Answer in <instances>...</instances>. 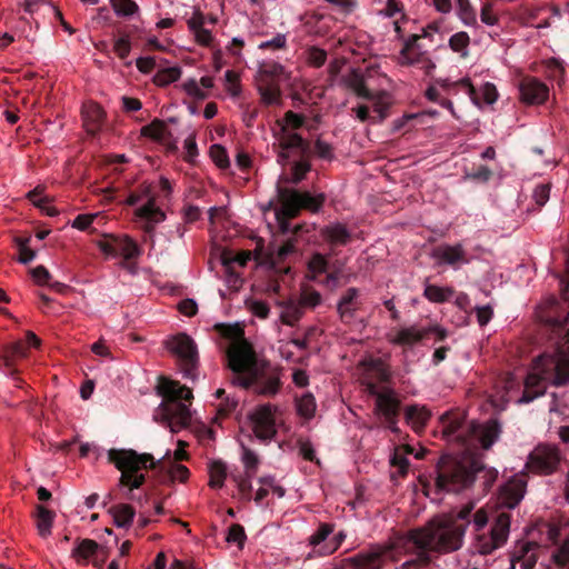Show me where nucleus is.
Here are the masks:
<instances>
[{
	"instance_id": "f257e3e1",
	"label": "nucleus",
	"mask_w": 569,
	"mask_h": 569,
	"mask_svg": "<svg viewBox=\"0 0 569 569\" xmlns=\"http://www.w3.org/2000/svg\"><path fill=\"white\" fill-rule=\"evenodd\" d=\"M441 433L463 449L461 457L442 456L436 468V487L439 491L460 492L468 489L476 479L482 481L483 491H489L498 478L495 468L486 467L472 450H488L499 439L501 426L496 419L486 423L468 421L465 413L447 412L441 417Z\"/></svg>"
},
{
	"instance_id": "f03ea898",
	"label": "nucleus",
	"mask_w": 569,
	"mask_h": 569,
	"mask_svg": "<svg viewBox=\"0 0 569 569\" xmlns=\"http://www.w3.org/2000/svg\"><path fill=\"white\" fill-rule=\"evenodd\" d=\"M488 513L483 508L475 510V503L468 502L459 509L432 518L426 526L408 532L407 541L415 547L426 549L428 553H450L463 546L467 528L481 531L488 523Z\"/></svg>"
},
{
	"instance_id": "7ed1b4c3",
	"label": "nucleus",
	"mask_w": 569,
	"mask_h": 569,
	"mask_svg": "<svg viewBox=\"0 0 569 569\" xmlns=\"http://www.w3.org/2000/svg\"><path fill=\"white\" fill-rule=\"evenodd\" d=\"M223 335L233 340L227 351L228 367L234 375L233 385L244 389L253 387L262 396L276 395L281 386L280 379L268 373L269 362L257 358L252 346L243 337V330L229 326Z\"/></svg>"
},
{
	"instance_id": "20e7f679",
	"label": "nucleus",
	"mask_w": 569,
	"mask_h": 569,
	"mask_svg": "<svg viewBox=\"0 0 569 569\" xmlns=\"http://www.w3.org/2000/svg\"><path fill=\"white\" fill-rule=\"evenodd\" d=\"M569 382V356L558 349L555 353H543L532 361L525 379L520 403H529L543 396L549 386H562Z\"/></svg>"
},
{
	"instance_id": "39448f33",
	"label": "nucleus",
	"mask_w": 569,
	"mask_h": 569,
	"mask_svg": "<svg viewBox=\"0 0 569 569\" xmlns=\"http://www.w3.org/2000/svg\"><path fill=\"white\" fill-rule=\"evenodd\" d=\"M157 391L162 397L158 408L161 422L168 426L171 432L188 427L191 421L189 406L193 399L192 390L179 381L161 377Z\"/></svg>"
},
{
	"instance_id": "423d86ee",
	"label": "nucleus",
	"mask_w": 569,
	"mask_h": 569,
	"mask_svg": "<svg viewBox=\"0 0 569 569\" xmlns=\"http://www.w3.org/2000/svg\"><path fill=\"white\" fill-rule=\"evenodd\" d=\"M278 202L280 209L276 212L280 230L283 234H297L302 230L301 224L291 228L290 220L296 218L301 210L318 212L326 201L323 193L316 196L308 191H299L292 187L278 186Z\"/></svg>"
},
{
	"instance_id": "0eeeda50",
	"label": "nucleus",
	"mask_w": 569,
	"mask_h": 569,
	"mask_svg": "<svg viewBox=\"0 0 569 569\" xmlns=\"http://www.w3.org/2000/svg\"><path fill=\"white\" fill-rule=\"evenodd\" d=\"M407 539L408 535L397 545L372 547L369 551L360 552L347 559V561L351 562L353 569H379L380 560L383 558L396 560L393 552L401 549V552L411 555L413 558L403 562L400 569H422L427 567L431 562V556L426 549L415 547Z\"/></svg>"
},
{
	"instance_id": "6e6552de",
	"label": "nucleus",
	"mask_w": 569,
	"mask_h": 569,
	"mask_svg": "<svg viewBox=\"0 0 569 569\" xmlns=\"http://www.w3.org/2000/svg\"><path fill=\"white\" fill-rule=\"evenodd\" d=\"M108 459L121 472L119 485L130 490L139 489L146 482L141 469H156L158 463L151 453H138L133 449H110Z\"/></svg>"
},
{
	"instance_id": "1a4fd4ad",
	"label": "nucleus",
	"mask_w": 569,
	"mask_h": 569,
	"mask_svg": "<svg viewBox=\"0 0 569 569\" xmlns=\"http://www.w3.org/2000/svg\"><path fill=\"white\" fill-rule=\"evenodd\" d=\"M306 118L291 110L284 113L283 120H278L277 124L280 127L279 132L274 133L277 143L273 147L277 149V160L280 164L284 166L289 162L291 154L303 158L310 151V144L300 134L290 132L288 128L293 130L303 127Z\"/></svg>"
},
{
	"instance_id": "9d476101",
	"label": "nucleus",
	"mask_w": 569,
	"mask_h": 569,
	"mask_svg": "<svg viewBox=\"0 0 569 569\" xmlns=\"http://www.w3.org/2000/svg\"><path fill=\"white\" fill-rule=\"evenodd\" d=\"M164 343L167 349L178 358L183 377L196 379L199 357L193 339L187 333H178L167 339Z\"/></svg>"
},
{
	"instance_id": "9b49d317",
	"label": "nucleus",
	"mask_w": 569,
	"mask_h": 569,
	"mask_svg": "<svg viewBox=\"0 0 569 569\" xmlns=\"http://www.w3.org/2000/svg\"><path fill=\"white\" fill-rule=\"evenodd\" d=\"M511 516L508 512H500L488 533L476 532L475 549L480 555H490L501 548L509 537Z\"/></svg>"
},
{
	"instance_id": "f8f14e48",
	"label": "nucleus",
	"mask_w": 569,
	"mask_h": 569,
	"mask_svg": "<svg viewBox=\"0 0 569 569\" xmlns=\"http://www.w3.org/2000/svg\"><path fill=\"white\" fill-rule=\"evenodd\" d=\"M560 460V451L557 447L541 443L530 452L526 466L532 472L550 475L557 470Z\"/></svg>"
},
{
	"instance_id": "ddd939ff",
	"label": "nucleus",
	"mask_w": 569,
	"mask_h": 569,
	"mask_svg": "<svg viewBox=\"0 0 569 569\" xmlns=\"http://www.w3.org/2000/svg\"><path fill=\"white\" fill-rule=\"evenodd\" d=\"M99 249L108 256H121L126 260L136 259L141 254V249L134 240L128 236H110L109 239L98 243Z\"/></svg>"
},
{
	"instance_id": "4468645a",
	"label": "nucleus",
	"mask_w": 569,
	"mask_h": 569,
	"mask_svg": "<svg viewBox=\"0 0 569 569\" xmlns=\"http://www.w3.org/2000/svg\"><path fill=\"white\" fill-rule=\"evenodd\" d=\"M250 419L253 425V433L259 440L269 441L276 436L277 429L271 405L259 406L250 415Z\"/></svg>"
},
{
	"instance_id": "2eb2a0df",
	"label": "nucleus",
	"mask_w": 569,
	"mask_h": 569,
	"mask_svg": "<svg viewBox=\"0 0 569 569\" xmlns=\"http://www.w3.org/2000/svg\"><path fill=\"white\" fill-rule=\"evenodd\" d=\"M376 410L382 416L385 426L392 432H398L397 423L400 413V401L392 390L386 389V393L378 396Z\"/></svg>"
},
{
	"instance_id": "dca6fc26",
	"label": "nucleus",
	"mask_w": 569,
	"mask_h": 569,
	"mask_svg": "<svg viewBox=\"0 0 569 569\" xmlns=\"http://www.w3.org/2000/svg\"><path fill=\"white\" fill-rule=\"evenodd\" d=\"M526 481L519 477H512L499 489L498 505L503 508L513 509L522 500L526 492Z\"/></svg>"
},
{
	"instance_id": "f3484780",
	"label": "nucleus",
	"mask_w": 569,
	"mask_h": 569,
	"mask_svg": "<svg viewBox=\"0 0 569 569\" xmlns=\"http://www.w3.org/2000/svg\"><path fill=\"white\" fill-rule=\"evenodd\" d=\"M520 99L528 104L543 103L549 96V88L546 83L533 77H526L519 84Z\"/></svg>"
},
{
	"instance_id": "a211bd4d",
	"label": "nucleus",
	"mask_w": 569,
	"mask_h": 569,
	"mask_svg": "<svg viewBox=\"0 0 569 569\" xmlns=\"http://www.w3.org/2000/svg\"><path fill=\"white\" fill-rule=\"evenodd\" d=\"M137 218L146 221L143 230L146 233L152 236L157 223L166 220V213L156 204L153 196L148 198V201L134 211Z\"/></svg>"
},
{
	"instance_id": "6ab92c4d",
	"label": "nucleus",
	"mask_w": 569,
	"mask_h": 569,
	"mask_svg": "<svg viewBox=\"0 0 569 569\" xmlns=\"http://www.w3.org/2000/svg\"><path fill=\"white\" fill-rule=\"evenodd\" d=\"M360 307L359 290L353 287L348 288L337 303V312L341 322L346 325L351 323Z\"/></svg>"
},
{
	"instance_id": "aec40b11",
	"label": "nucleus",
	"mask_w": 569,
	"mask_h": 569,
	"mask_svg": "<svg viewBox=\"0 0 569 569\" xmlns=\"http://www.w3.org/2000/svg\"><path fill=\"white\" fill-rule=\"evenodd\" d=\"M428 336V330L417 326L399 329L395 335L389 336V342L403 348V351L412 348Z\"/></svg>"
},
{
	"instance_id": "412c9836",
	"label": "nucleus",
	"mask_w": 569,
	"mask_h": 569,
	"mask_svg": "<svg viewBox=\"0 0 569 569\" xmlns=\"http://www.w3.org/2000/svg\"><path fill=\"white\" fill-rule=\"evenodd\" d=\"M437 257L445 263L455 268L461 263H469V259L466 257V251L460 243L439 248L437 250Z\"/></svg>"
},
{
	"instance_id": "4be33fe9",
	"label": "nucleus",
	"mask_w": 569,
	"mask_h": 569,
	"mask_svg": "<svg viewBox=\"0 0 569 569\" xmlns=\"http://www.w3.org/2000/svg\"><path fill=\"white\" fill-rule=\"evenodd\" d=\"M321 236L331 244L338 246H345L351 239L349 230L341 223L326 226L321 229Z\"/></svg>"
},
{
	"instance_id": "5701e85b",
	"label": "nucleus",
	"mask_w": 569,
	"mask_h": 569,
	"mask_svg": "<svg viewBox=\"0 0 569 569\" xmlns=\"http://www.w3.org/2000/svg\"><path fill=\"white\" fill-rule=\"evenodd\" d=\"M258 92L261 100L267 106L280 104L281 102V90L274 80L264 79L258 83Z\"/></svg>"
},
{
	"instance_id": "b1692460",
	"label": "nucleus",
	"mask_w": 569,
	"mask_h": 569,
	"mask_svg": "<svg viewBox=\"0 0 569 569\" xmlns=\"http://www.w3.org/2000/svg\"><path fill=\"white\" fill-rule=\"evenodd\" d=\"M311 166L306 160L295 161L291 168V176L281 174L278 179L276 190L278 191V186H284L287 183L299 184L303 179L308 171H310Z\"/></svg>"
},
{
	"instance_id": "393cba45",
	"label": "nucleus",
	"mask_w": 569,
	"mask_h": 569,
	"mask_svg": "<svg viewBox=\"0 0 569 569\" xmlns=\"http://www.w3.org/2000/svg\"><path fill=\"white\" fill-rule=\"evenodd\" d=\"M109 512L113 517V522L119 528L129 527L132 523L134 517V509L130 505L120 503L112 506Z\"/></svg>"
},
{
	"instance_id": "a878e982",
	"label": "nucleus",
	"mask_w": 569,
	"mask_h": 569,
	"mask_svg": "<svg viewBox=\"0 0 569 569\" xmlns=\"http://www.w3.org/2000/svg\"><path fill=\"white\" fill-rule=\"evenodd\" d=\"M83 116L87 130L90 132H96L97 130H99L103 121L104 111L100 108V106L96 103H90L84 108Z\"/></svg>"
},
{
	"instance_id": "bb28decb",
	"label": "nucleus",
	"mask_w": 569,
	"mask_h": 569,
	"mask_svg": "<svg viewBox=\"0 0 569 569\" xmlns=\"http://www.w3.org/2000/svg\"><path fill=\"white\" fill-rule=\"evenodd\" d=\"M141 134L157 141L167 140L171 136L164 121L160 119H154L149 124L142 127Z\"/></svg>"
},
{
	"instance_id": "cd10ccee",
	"label": "nucleus",
	"mask_w": 569,
	"mask_h": 569,
	"mask_svg": "<svg viewBox=\"0 0 569 569\" xmlns=\"http://www.w3.org/2000/svg\"><path fill=\"white\" fill-rule=\"evenodd\" d=\"M99 545L91 539H82L72 551V557L79 563H87L89 558L96 555Z\"/></svg>"
},
{
	"instance_id": "c85d7f7f",
	"label": "nucleus",
	"mask_w": 569,
	"mask_h": 569,
	"mask_svg": "<svg viewBox=\"0 0 569 569\" xmlns=\"http://www.w3.org/2000/svg\"><path fill=\"white\" fill-rule=\"evenodd\" d=\"M347 86L350 90H352L359 98L366 100H372L373 94L367 88L363 77L357 72L352 71L350 77L347 80Z\"/></svg>"
},
{
	"instance_id": "c756f323",
	"label": "nucleus",
	"mask_w": 569,
	"mask_h": 569,
	"mask_svg": "<svg viewBox=\"0 0 569 569\" xmlns=\"http://www.w3.org/2000/svg\"><path fill=\"white\" fill-rule=\"evenodd\" d=\"M406 418L416 429L422 428L430 418V411L418 405L408 406L406 409Z\"/></svg>"
},
{
	"instance_id": "7c9ffc66",
	"label": "nucleus",
	"mask_w": 569,
	"mask_h": 569,
	"mask_svg": "<svg viewBox=\"0 0 569 569\" xmlns=\"http://www.w3.org/2000/svg\"><path fill=\"white\" fill-rule=\"evenodd\" d=\"M423 296L431 302L443 303L453 296V289L427 284L423 290Z\"/></svg>"
},
{
	"instance_id": "2f4dec72",
	"label": "nucleus",
	"mask_w": 569,
	"mask_h": 569,
	"mask_svg": "<svg viewBox=\"0 0 569 569\" xmlns=\"http://www.w3.org/2000/svg\"><path fill=\"white\" fill-rule=\"evenodd\" d=\"M54 519V512L43 506L37 507V527L42 537L51 532V527Z\"/></svg>"
},
{
	"instance_id": "473e14b6",
	"label": "nucleus",
	"mask_w": 569,
	"mask_h": 569,
	"mask_svg": "<svg viewBox=\"0 0 569 569\" xmlns=\"http://www.w3.org/2000/svg\"><path fill=\"white\" fill-rule=\"evenodd\" d=\"M302 309L299 302L292 300L287 302L280 316L282 323L293 327L301 319L303 315Z\"/></svg>"
},
{
	"instance_id": "72a5a7b5",
	"label": "nucleus",
	"mask_w": 569,
	"mask_h": 569,
	"mask_svg": "<svg viewBox=\"0 0 569 569\" xmlns=\"http://www.w3.org/2000/svg\"><path fill=\"white\" fill-rule=\"evenodd\" d=\"M516 562L520 563L521 569H533L537 563L535 553H529V546H521L519 555L515 552L511 558V568L515 569Z\"/></svg>"
},
{
	"instance_id": "f704fd0d",
	"label": "nucleus",
	"mask_w": 569,
	"mask_h": 569,
	"mask_svg": "<svg viewBox=\"0 0 569 569\" xmlns=\"http://www.w3.org/2000/svg\"><path fill=\"white\" fill-rule=\"evenodd\" d=\"M317 408L316 399L311 392H305L297 399V411L305 419H311Z\"/></svg>"
},
{
	"instance_id": "c9c22d12",
	"label": "nucleus",
	"mask_w": 569,
	"mask_h": 569,
	"mask_svg": "<svg viewBox=\"0 0 569 569\" xmlns=\"http://www.w3.org/2000/svg\"><path fill=\"white\" fill-rule=\"evenodd\" d=\"M181 76V68L169 67L159 70L153 77V83L159 87H166L174 81H177Z\"/></svg>"
},
{
	"instance_id": "e433bc0d",
	"label": "nucleus",
	"mask_w": 569,
	"mask_h": 569,
	"mask_svg": "<svg viewBox=\"0 0 569 569\" xmlns=\"http://www.w3.org/2000/svg\"><path fill=\"white\" fill-rule=\"evenodd\" d=\"M210 481L209 486L211 488H221L224 483V479L227 477V468L223 462L214 461L210 465L209 469Z\"/></svg>"
},
{
	"instance_id": "4c0bfd02",
	"label": "nucleus",
	"mask_w": 569,
	"mask_h": 569,
	"mask_svg": "<svg viewBox=\"0 0 569 569\" xmlns=\"http://www.w3.org/2000/svg\"><path fill=\"white\" fill-rule=\"evenodd\" d=\"M470 43V37L467 32L460 31L452 34L449 39V47L452 51L461 54L462 58L468 56V46Z\"/></svg>"
},
{
	"instance_id": "58836bf2",
	"label": "nucleus",
	"mask_w": 569,
	"mask_h": 569,
	"mask_svg": "<svg viewBox=\"0 0 569 569\" xmlns=\"http://www.w3.org/2000/svg\"><path fill=\"white\" fill-rule=\"evenodd\" d=\"M550 411L557 412L563 418H569V392H562L561 395L552 393V401Z\"/></svg>"
},
{
	"instance_id": "ea45409f",
	"label": "nucleus",
	"mask_w": 569,
	"mask_h": 569,
	"mask_svg": "<svg viewBox=\"0 0 569 569\" xmlns=\"http://www.w3.org/2000/svg\"><path fill=\"white\" fill-rule=\"evenodd\" d=\"M321 301H322V297H321L320 292H318L312 287H303L301 289L299 305L302 308L303 307L315 308V307L319 306L321 303Z\"/></svg>"
},
{
	"instance_id": "a19ab883",
	"label": "nucleus",
	"mask_w": 569,
	"mask_h": 569,
	"mask_svg": "<svg viewBox=\"0 0 569 569\" xmlns=\"http://www.w3.org/2000/svg\"><path fill=\"white\" fill-rule=\"evenodd\" d=\"M442 88H448L450 86L453 87H461L466 90L470 99L476 103L479 104V93L477 89L472 86L469 78L460 79L459 81L455 83H450L448 80H438L437 81Z\"/></svg>"
},
{
	"instance_id": "79ce46f5",
	"label": "nucleus",
	"mask_w": 569,
	"mask_h": 569,
	"mask_svg": "<svg viewBox=\"0 0 569 569\" xmlns=\"http://www.w3.org/2000/svg\"><path fill=\"white\" fill-rule=\"evenodd\" d=\"M421 38L420 34H411L403 44V48L400 51V56L406 60L407 64H413L420 62V58H411L410 53L415 49H419L418 41Z\"/></svg>"
},
{
	"instance_id": "37998d69",
	"label": "nucleus",
	"mask_w": 569,
	"mask_h": 569,
	"mask_svg": "<svg viewBox=\"0 0 569 569\" xmlns=\"http://www.w3.org/2000/svg\"><path fill=\"white\" fill-rule=\"evenodd\" d=\"M328 269V260L321 253H315L308 262V270L312 273L311 279L316 280L318 274L326 272Z\"/></svg>"
},
{
	"instance_id": "c03bdc74",
	"label": "nucleus",
	"mask_w": 569,
	"mask_h": 569,
	"mask_svg": "<svg viewBox=\"0 0 569 569\" xmlns=\"http://www.w3.org/2000/svg\"><path fill=\"white\" fill-rule=\"evenodd\" d=\"M242 448V462L246 468V473L249 476H254L259 466V457L254 451L247 448L246 446H241Z\"/></svg>"
},
{
	"instance_id": "a18cd8bd",
	"label": "nucleus",
	"mask_w": 569,
	"mask_h": 569,
	"mask_svg": "<svg viewBox=\"0 0 569 569\" xmlns=\"http://www.w3.org/2000/svg\"><path fill=\"white\" fill-rule=\"evenodd\" d=\"M239 405V399L234 395H228L220 401L217 408V415L219 418L229 417Z\"/></svg>"
},
{
	"instance_id": "49530a36",
	"label": "nucleus",
	"mask_w": 569,
	"mask_h": 569,
	"mask_svg": "<svg viewBox=\"0 0 569 569\" xmlns=\"http://www.w3.org/2000/svg\"><path fill=\"white\" fill-rule=\"evenodd\" d=\"M30 238H17L16 243L19 248V262L27 264L36 258V251L29 248Z\"/></svg>"
},
{
	"instance_id": "de8ad7c7",
	"label": "nucleus",
	"mask_w": 569,
	"mask_h": 569,
	"mask_svg": "<svg viewBox=\"0 0 569 569\" xmlns=\"http://www.w3.org/2000/svg\"><path fill=\"white\" fill-rule=\"evenodd\" d=\"M210 157L220 169H227L230 166L227 150L221 144L210 147Z\"/></svg>"
},
{
	"instance_id": "09e8293b",
	"label": "nucleus",
	"mask_w": 569,
	"mask_h": 569,
	"mask_svg": "<svg viewBox=\"0 0 569 569\" xmlns=\"http://www.w3.org/2000/svg\"><path fill=\"white\" fill-rule=\"evenodd\" d=\"M307 60L310 66L320 68L327 61V51L319 47H310L307 50Z\"/></svg>"
},
{
	"instance_id": "8fccbe9b",
	"label": "nucleus",
	"mask_w": 569,
	"mask_h": 569,
	"mask_svg": "<svg viewBox=\"0 0 569 569\" xmlns=\"http://www.w3.org/2000/svg\"><path fill=\"white\" fill-rule=\"evenodd\" d=\"M112 7L118 16H132L138 11V6L133 0H111Z\"/></svg>"
},
{
	"instance_id": "3c124183",
	"label": "nucleus",
	"mask_w": 569,
	"mask_h": 569,
	"mask_svg": "<svg viewBox=\"0 0 569 569\" xmlns=\"http://www.w3.org/2000/svg\"><path fill=\"white\" fill-rule=\"evenodd\" d=\"M546 322L559 335L569 338V312L563 317H548Z\"/></svg>"
},
{
	"instance_id": "603ef678",
	"label": "nucleus",
	"mask_w": 569,
	"mask_h": 569,
	"mask_svg": "<svg viewBox=\"0 0 569 569\" xmlns=\"http://www.w3.org/2000/svg\"><path fill=\"white\" fill-rule=\"evenodd\" d=\"M296 251V242L291 237L284 241L281 246H279L274 252V263L283 262L288 256L292 254Z\"/></svg>"
},
{
	"instance_id": "864d4df0",
	"label": "nucleus",
	"mask_w": 569,
	"mask_h": 569,
	"mask_svg": "<svg viewBox=\"0 0 569 569\" xmlns=\"http://www.w3.org/2000/svg\"><path fill=\"white\" fill-rule=\"evenodd\" d=\"M552 560L560 568L569 565V539L562 541V543L552 553Z\"/></svg>"
},
{
	"instance_id": "5fc2aeb1",
	"label": "nucleus",
	"mask_w": 569,
	"mask_h": 569,
	"mask_svg": "<svg viewBox=\"0 0 569 569\" xmlns=\"http://www.w3.org/2000/svg\"><path fill=\"white\" fill-rule=\"evenodd\" d=\"M113 51L121 60H126L128 58L131 51V42L128 34H123L114 40Z\"/></svg>"
},
{
	"instance_id": "6e6d98bb",
	"label": "nucleus",
	"mask_w": 569,
	"mask_h": 569,
	"mask_svg": "<svg viewBox=\"0 0 569 569\" xmlns=\"http://www.w3.org/2000/svg\"><path fill=\"white\" fill-rule=\"evenodd\" d=\"M247 539L244 528L239 523H233L228 529L227 541L230 543H237L242 547Z\"/></svg>"
},
{
	"instance_id": "4d7b16f0",
	"label": "nucleus",
	"mask_w": 569,
	"mask_h": 569,
	"mask_svg": "<svg viewBox=\"0 0 569 569\" xmlns=\"http://www.w3.org/2000/svg\"><path fill=\"white\" fill-rule=\"evenodd\" d=\"M253 476L244 473L243 476H233V480L237 482L238 489L242 498L246 500L251 499L252 485L251 479Z\"/></svg>"
},
{
	"instance_id": "13d9d810",
	"label": "nucleus",
	"mask_w": 569,
	"mask_h": 569,
	"mask_svg": "<svg viewBox=\"0 0 569 569\" xmlns=\"http://www.w3.org/2000/svg\"><path fill=\"white\" fill-rule=\"evenodd\" d=\"M283 72V67L280 63H266L260 68L259 74L260 80L263 81L264 79L273 80L276 77H279Z\"/></svg>"
},
{
	"instance_id": "bf43d9fd",
	"label": "nucleus",
	"mask_w": 569,
	"mask_h": 569,
	"mask_svg": "<svg viewBox=\"0 0 569 569\" xmlns=\"http://www.w3.org/2000/svg\"><path fill=\"white\" fill-rule=\"evenodd\" d=\"M332 530H333V527L331 525L321 523L319 526V528L317 529V531L310 536V538H309L310 545H312L313 547L319 546L320 543H322L323 541L327 540V538L332 532Z\"/></svg>"
},
{
	"instance_id": "052dcab7",
	"label": "nucleus",
	"mask_w": 569,
	"mask_h": 569,
	"mask_svg": "<svg viewBox=\"0 0 569 569\" xmlns=\"http://www.w3.org/2000/svg\"><path fill=\"white\" fill-rule=\"evenodd\" d=\"M287 47V37L284 33H277L271 40L263 41L259 44L261 50H281Z\"/></svg>"
},
{
	"instance_id": "680f3d73",
	"label": "nucleus",
	"mask_w": 569,
	"mask_h": 569,
	"mask_svg": "<svg viewBox=\"0 0 569 569\" xmlns=\"http://www.w3.org/2000/svg\"><path fill=\"white\" fill-rule=\"evenodd\" d=\"M492 176V171L487 166H479L472 171L466 173V178L479 181V182H487Z\"/></svg>"
},
{
	"instance_id": "e2e57ef3",
	"label": "nucleus",
	"mask_w": 569,
	"mask_h": 569,
	"mask_svg": "<svg viewBox=\"0 0 569 569\" xmlns=\"http://www.w3.org/2000/svg\"><path fill=\"white\" fill-rule=\"evenodd\" d=\"M543 11L542 8H532V9H526L520 14V20L523 24L535 27L536 28V21L539 18L540 13Z\"/></svg>"
},
{
	"instance_id": "0e129e2a",
	"label": "nucleus",
	"mask_w": 569,
	"mask_h": 569,
	"mask_svg": "<svg viewBox=\"0 0 569 569\" xmlns=\"http://www.w3.org/2000/svg\"><path fill=\"white\" fill-rule=\"evenodd\" d=\"M315 152L323 160H331L333 157L332 147L321 139H318L315 142Z\"/></svg>"
},
{
	"instance_id": "69168bd1",
	"label": "nucleus",
	"mask_w": 569,
	"mask_h": 569,
	"mask_svg": "<svg viewBox=\"0 0 569 569\" xmlns=\"http://www.w3.org/2000/svg\"><path fill=\"white\" fill-rule=\"evenodd\" d=\"M481 98L488 104L496 102L498 99L496 86L491 82H486L481 88Z\"/></svg>"
},
{
	"instance_id": "338daca9",
	"label": "nucleus",
	"mask_w": 569,
	"mask_h": 569,
	"mask_svg": "<svg viewBox=\"0 0 569 569\" xmlns=\"http://www.w3.org/2000/svg\"><path fill=\"white\" fill-rule=\"evenodd\" d=\"M184 91L197 99L203 100L207 98V93L202 91L194 79H189L183 83Z\"/></svg>"
},
{
	"instance_id": "774afa93",
	"label": "nucleus",
	"mask_w": 569,
	"mask_h": 569,
	"mask_svg": "<svg viewBox=\"0 0 569 569\" xmlns=\"http://www.w3.org/2000/svg\"><path fill=\"white\" fill-rule=\"evenodd\" d=\"M459 14L465 24L471 26L476 22V14L468 2L460 1Z\"/></svg>"
}]
</instances>
